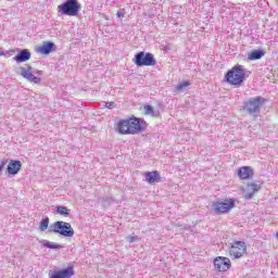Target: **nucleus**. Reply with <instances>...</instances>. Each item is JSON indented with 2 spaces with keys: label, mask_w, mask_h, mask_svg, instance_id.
<instances>
[{
  "label": "nucleus",
  "mask_w": 278,
  "mask_h": 278,
  "mask_svg": "<svg viewBox=\"0 0 278 278\" xmlns=\"http://www.w3.org/2000/svg\"><path fill=\"white\" fill-rule=\"evenodd\" d=\"M55 43L53 41H43L42 46L37 48L38 53H41L42 55H49L51 51H54Z\"/></svg>",
  "instance_id": "dca6fc26"
},
{
  "label": "nucleus",
  "mask_w": 278,
  "mask_h": 278,
  "mask_svg": "<svg viewBox=\"0 0 278 278\" xmlns=\"http://www.w3.org/2000/svg\"><path fill=\"white\" fill-rule=\"evenodd\" d=\"M40 244H42V247H45V249H64V245L55 243V242H51L49 240H41Z\"/></svg>",
  "instance_id": "6ab92c4d"
},
{
  "label": "nucleus",
  "mask_w": 278,
  "mask_h": 278,
  "mask_svg": "<svg viewBox=\"0 0 278 278\" xmlns=\"http://www.w3.org/2000/svg\"><path fill=\"white\" fill-rule=\"evenodd\" d=\"M116 16L117 18H125V11L124 10L117 11Z\"/></svg>",
  "instance_id": "bb28decb"
},
{
  "label": "nucleus",
  "mask_w": 278,
  "mask_h": 278,
  "mask_svg": "<svg viewBox=\"0 0 278 278\" xmlns=\"http://www.w3.org/2000/svg\"><path fill=\"white\" fill-rule=\"evenodd\" d=\"M253 175H255V172L251 166H243L238 169L239 179H243V180L251 179Z\"/></svg>",
  "instance_id": "4468645a"
},
{
  "label": "nucleus",
  "mask_w": 278,
  "mask_h": 278,
  "mask_svg": "<svg viewBox=\"0 0 278 278\" xmlns=\"http://www.w3.org/2000/svg\"><path fill=\"white\" fill-rule=\"evenodd\" d=\"M118 131L119 134H123L124 136H129L131 132H127L130 129L129 119H122L117 123Z\"/></svg>",
  "instance_id": "a211bd4d"
},
{
  "label": "nucleus",
  "mask_w": 278,
  "mask_h": 278,
  "mask_svg": "<svg viewBox=\"0 0 278 278\" xmlns=\"http://www.w3.org/2000/svg\"><path fill=\"white\" fill-rule=\"evenodd\" d=\"M105 108H108L109 110H112V108H114V102H106Z\"/></svg>",
  "instance_id": "c756f323"
},
{
  "label": "nucleus",
  "mask_w": 278,
  "mask_h": 278,
  "mask_svg": "<svg viewBox=\"0 0 278 278\" xmlns=\"http://www.w3.org/2000/svg\"><path fill=\"white\" fill-rule=\"evenodd\" d=\"M229 253L231 257H235V260H240V257L247 253V243H244V241H236L230 247Z\"/></svg>",
  "instance_id": "1a4fd4ad"
},
{
  "label": "nucleus",
  "mask_w": 278,
  "mask_h": 278,
  "mask_svg": "<svg viewBox=\"0 0 278 278\" xmlns=\"http://www.w3.org/2000/svg\"><path fill=\"white\" fill-rule=\"evenodd\" d=\"M146 181L148 184H160L162 177L160 176V172L153 170V172H147L144 174Z\"/></svg>",
  "instance_id": "f3484780"
},
{
  "label": "nucleus",
  "mask_w": 278,
  "mask_h": 278,
  "mask_svg": "<svg viewBox=\"0 0 278 278\" xmlns=\"http://www.w3.org/2000/svg\"><path fill=\"white\" fill-rule=\"evenodd\" d=\"M127 242H129V244H134V242H138V240H140V238L138 237H134V236H128L126 238Z\"/></svg>",
  "instance_id": "a878e982"
},
{
  "label": "nucleus",
  "mask_w": 278,
  "mask_h": 278,
  "mask_svg": "<svg viewBox=\"0 0 278 278\" xmlns=\"http://www.w3.org/2000/svg\"><path fill=\"white\" fill-rule=\"evenodd\" d=\"M225 79L230 86H242L247 79V70L242 65H236L226 73Z\"/></svg>",
  "instance_id": "f257e3e1"
},
{
  "label": "nucleus",
  "mask_w": 278,
  "mask_h": 278,
  "mask_svg": "<svg viewBox=\"0 0 278 278\" xmlns=\"http://www.w3.org/2000/svg\"><path fill=\"white\" fill-rule=\"evenodd\" d=\"M13 60L21 64L23 62H27L31 60V52H29L27 49H17V54L13 58Z\"/></svg>",
  "instance_id": "f8f14e48"
},
{
  "label": "nucleus",
  "mask_w": 278,
  "mask_h": 278,
  "mask_svg": "<svg viewBox=\"0 0 278 278\" xmlns=\"http://www.w3.org/2000/svg\"><path fill=\"white\" fill-rule=\"evenodd\" d=\"M79 10H81L79 0H66L58 7V12L63 16H77Z\"/></svg>",
  "instance_id": "20e7f679"
},
{
  "label": "nucleus",
  "mask_w": 278,
  "mask_h": 278,
  "mask_svg": "<svg viewBox=\"0 0 278 278\" xmlns=\"http://www.w3.org/2000/svg\"><path fill=\"white\" fill-rule=\"evenodd\" d=\"M130 128L126 131V134H130L131 136H136V134H142L147 129V122L144 119H140L137 117H131L128 119Z\"/></svg>",
  "instance_id": "0eeeda50"
},
{
  "label": "nucleus",
  "mask_w": 278,
  "mask_h": 278,
  "mask_svg": "<svg viewBox=\"0 0 278 278\" xmlns=\"http://www.w3.org/2000/svg\"><path fill=\"white\" fill-rule=\"evenodd\" d=\"M236 206V201L233 199L217 201L213 203V210L215 214H227L229 210Z\"/></svg>",
  "instance_id": "6e6552de"
},
{
  "label": "nucleus",
  "mask_w": 278,
  "mask_h": 278,
  "mask_svg": "<svg viewBox=\"0 0 278 278\" xmlns=\"http://www.w3.org/2000/svg\"><path fill=\"white\" fill-rule=\"evenodd\" d=\"M136 66H155V56L151 52H138L132 59Z\"/></svg>",
  "instance_id": "423d86ee"
},
{
  "label": "nucleus",
  "mask_w": 278,
  "mask_h": 278,
  "mask_svg": "<svg viewBox=\"0 0 278 278\" xmlns=\"http://www.w3.org/2000/svg\"><path fill=\"white\" fill-rule=\"evenodd\" d=\"M40 231H47L49 229V217L43 218L39 225Z\"/></svg>",
  "instance_id": "5701e85b"
},
{
  "label": "nucleus",
  "mask_w": 278,
  "mask_h": 278,
  "mask_svg": "<svg viewBox=\"0 0 278 278\" xmlns=\"http://www.w3.org/2000/svg\"><path fill=\"white\" fill-rule=\"evenodd\" d=\"M73 275H75V270L73 266H68L67 268L54 271L50 278H71Z\"/></svg>",
  "instance_id": "2eb2a0df"
},
{
  "label": "nucleus",
  "mask_w": 278,
  "mask_h": 278,
  "mask_svg": "<svg viewBox=\"0 0 278 278\" xmlns=\"http://www.w3.org/2000/svg\"><path fill=\"white\" fill-rule=\"evenodd\" d=\"M261 189L262 185L257 184L256 181L248 184L243 193L244 199L247 201H251V199L255 197V192H260Z\"/></svg>",
  "instance_id": "9b49d317"
},
{
  "label": "nucleus",
  "mask_w": 278,
  "mask_h": 278,
  "mask_svg": "<svg viewBox=\"0 0 278 278\" xmlns=\"http://www.w3.org/2000/svg\"><path fill=\"white\" fill-rule=\"evenodd\" d=\"M13 53H16V51H14V50H9V51L4 52V56H5V58H12Z\"/></svg>",
  "instance_id": "c85d7f7f"
},
{
  "label": "nucleus",
  "mask_w": 278,
  "mask_h": 278,
  "mask_svg": "<svg viewBox=\"0 0 278 278\" xmlns=\"http://www.w3.org/2000/svg\"><path fill=\"white\" fill-rule=\"evenodd\" d=\"M99 201L102 202L103 207H110V205H113V203H116V200L112 197H103L100 198Z\"/></svg>",
  "instance_id": "412c9836"
},
{
  "label": "nucleus",
  "mask_w": 278,
  "mask_h": 278,
  "mask_svg": "<svg viewBox=\"0 0 278 278\" xmlns=\"http://www.w3.org/2000/svg\"><path fill=\"white\" fill-rule=\"evenodd\" d=\"M5 164H8V160H2V161L0 162V173H2V172H3V168H5Z\"/></svg>",
  "instance_id": "cd10ccee"
},
{
  "label": "nucleus",
  "mask_w": 278,
  "mask_h": 278,
  "mask_svg": "<svg viewBox=\"0 0 278 278\" xmlns=\"http://www.w3.org/2000/svg\"><path fill=\"white\" fill-rule=\"evenodd\" d=\"M56 214L61 216H71V210L66 206H56Z\"/></svg>",
  "instance_id": "4be33fe9"
},
{
  "label": "nucleus",
  "mask_w": 278,
  "mask_h": 278,
  "mask_svg": "<svg viewBox=\"0 0 278 278\" xmlns=\"http://www.w3.org/2000/svg\"><path fill=\"white\" fill-rule=\"evenodd\" d=\"M214 267L218 273H227L231 268V261L225 256H218L214 260Z\"/></svg>",
  "instance_id": "9d476101"
},
{
  "label": "nucleus",
  "mask_w": 278,
  "mask_h": 278,
  "mask_svg": "<svg viewBox=\"0 0 278 278\" xmlns=\"http://www.w3.org/2000/svg\"><path fill=\"white\" fill-rule=\"evenodd\" d=\"M264 103H266V99L262 96H256L244 101L242 110L244 112H248V114L250 115L257 116V114H260V112L262 111Z\"/></svg>",
  "instance_id": "f03ea898"
},
{
  "label": "nucleus",
  "mask_w": 278,
  "mask_h": 278,
  "mask_svg": "<svg viewBox=\"0 0 278 278\" xmlns=\"http://www.w3.org/2000/svg\"><path fill=\"white\" fill-rule=\"evenodd\" d=\"M1 55H5V52L0 50V58Z\"/></svg>",
  "instance_id": "7c9ffc66"
},
{
  "label": "nucleus",
  "mask_w": 278,
  "mask_h": 278,
  "mask_svg": "<svg viewBox=\"0 0 278 278\" xmlns=\"http://www.w3.org/2000/svg\"><path fill=\"white\" fill-rule=\"evenodd\" d=\"M50 233H59L60 236H63L64 238H73L75 236V229H73V226H71V223L66 222H55L49 227Z\"/></svg>",
  "instance_id": "7ed1b4c3"
},
{
  "label": "nucleus",
  "mask_w": 278,
  "mask_h": 278,
  "mask_svg": "<svg viewBox=\"0 0 278 278\" xmlns=\"http://www.w3.org/2000/svg\"><path fill=\"white\" fill-rule=\"evenodd\" d=\"M188 86H190V81L185 80L176 86V90H177V92H181V90H186V88H188Z\"/></svg>",
  "instance_id": "393cba45"
},
{
  "label": "nucleus",
  "mask_w": 278,
  "mask_h": 278,
  "mask_svg": "<svg viewBox=\"0 0 278 278\" xmlns=\"http://www.w3.org/2000/svg\"><path fill=\"white\" fill-rule=\"evenodd\" d=\"M21 168H23V163H21V161L11 160L9 162L7 170H8L9 175H12L14 177V175H18V173L21 172Z\"/></svg>",
  "instance_id": "ddd939ff"
},
{
  "label": "nucleus",
  "mask_w": 278,
  "mask_h": 278,
  "mask_svg": "<svg viewBox=\"0 0 278 278\" xmlns=\"http://www.w3.org/2000/svg\"><path fill=\"white\" fill-rule=\"evenodd\" d=\"M264 58V50H253L251 53L248 54V60H262Z\"/></svg>",
  "instance_id": "aec40b11"
},
{
  "label": "nucleus",
  "mask_w": 278,
  "mask_h": 278,
  "mask_svg": "<svg viewBox=\"0 0 278 278\" xmlns=\"http://www.w3.org/2000/svg\"><path fill=\"white\" fill-rule=\"evenodd\" d=\"M143 111H144V114L147 116H155V112L153 111V106L149 105V104H146L143 106Z\"/></svg>",
  "instance_id": "b1692460"
},
{
  "label": "nucleus",
  "mask_w": 278,
  "mask_h": 278,
  "mask_svg": "<svg viewBox=\"0 0 278 278\" xmlns=\"http://www.w3.org/2000/svg\"><path fill=\"white\" fill-rule=\"evenodd\" d=\"M21 75L24 77V79H27L30 84H40L42 79L40 76H42V71L40 70H34L30 65H27V67H21ZM38 75V76H35Z\"/></svg>",
  "instance_id": "39448f33"
}]
</instances>
